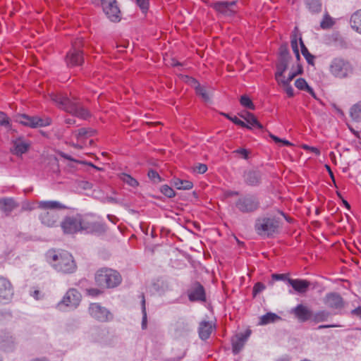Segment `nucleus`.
Masks as SVG:
<instances>
[{"label": "nucleus", "instance_id": "nucleus-26", "mask_svg": "<svg viewBox=\"0 0 361 361\" xmlns=\"http://www.w3.org/2000/svg\"><path fill=\"white\" fill-rule=\"evenodd\" d=\"M350 24L353 30L361 34V9L357 11L351 16Z\"/></svg>", "mask_w": 361, "mask_h": 361}, {"label": "nucleus", "instance_id": "nucleus-5", "mask_svg": "<svg viewBox=\"0 0 361 361\" xmlns=\"http://www.w3.org/2000/svg\"><path fill=\"white\" fill-rule=\"evenodd\" d=\"M95 283L101 288H112L118 286L122 281L121 274L116 270L102 268L94 276Z\"/></svg>", "mask_w": 361, "mask_h": 361}, {"label": "nucleus", "instance_id": "nucleus-14", "mask_svg": "<svg viewBox=\"0 0 361 361\" xmlns=\"http://www.w3.org/2000/svg\"><path fill=\"white\" fill-rule=\"evenodd\" d=\"M13 295V288L11 281L0 275V302H8Z\"/></svg>", "mask_w": 361, "mask_h": 361}, {"label": "nucleus", "instance_id": "nucleus-12", "mask_svg": "<svg viewBox=\"0 0 361 361\" xmlns=\"http://www.w3.org/2000/svg\"><path fill=\"white\" fill-rule=\"evenodd\" d=\"M88 311L92 317L101 322H106L113 319L112 314L99 303L90 304Z\"/></svg>", "mask_w": 361, "mask_h": 361}, {"label": "nucleus", "instance_id": "nucleus-33", "mask_svg": "<svg viewBox=\"0 0 361 361\" xmlns=\"http://www.w3.org/2000/svg\"><path fill=\"white\" fill-rule=\"evenodd\" d=\"M300 44L301 46V52L302 55L305 56V59L307 60L309 64L313 65L314 56L309 52L308 49L304 44L301 37L300 38Z\"/></svg>", "mask_w": 361, "mask_h": 361}, {"label": "nucleus", "instance_id": "nucleus-36", "mask_svg": "<svg viewBox=\"0 0 361 361\" xmlns=\"http://www.w3.org/2000/svg\"><path fill=\"white\" fill-rule=\"evenodd\" d=\"M329 316V312L326 311H320L314 314H312V319L316 322L325 321Z\"/></svg>", "mask_w": 361, "mask_h": 361}, {"label": "nucleus", "instance_id": "nucleus-27", "mask_svg": "<svg viewBox=\"0 0 361 361\" xmlns=\"http://www.w3.org/2000/svg\"><path fill=\"white\" fill-rule=\"evenodd\" d=\"M289 61L286 59H279L276 65V72L275 73V78L276 81H280L283 77L284 72L287 70Z\"/></svg>", "mask_w": 361, "mask_h": 361}, {"label": "nucleus", "instance_id": "nucleus-48", "mask_svg": "<svg viewBox=\"0 0 361 361\" xmlns=\"http://www.w3.org/2000/svg\"><path fill=\"white\" fill-rule=\"evenodd\" d=\"M291 47H292V49L294 52V54H295V56L298 59H300V53H299V49H298V41H297V38L296 37H294L292 39H291Z\"/></svg>", "mask_w": 361, "mask_h": 361}, {"label": "nucleus", "instance_id": "nucleus-19", "mask_svg": "<svg viewBox=\"0 0 361 361\" xmlns=\"http://www.w3.org/2000/svg\"><path fill=\"white\" fill-rule=\"evenodd\" d=\"M324 304L329 308L338 310L343 307V301L341 296L335 293H328L324 299Z\"/></svg>", "mask_w": 361, "mask_h": 361}, {"label": "nucleus", "instance_id": "nucleus-7", "mask_svg": "<svg viewBox=\"0 0 361 361\" xmlns=\"http://www.w3.org/2000/svg\"><path fill=\"white\" fill-rule=\"evenodd\" d=\"M353 70L351 63L342 58L334 59L329 66L330 73L338 78H345L350 76Z\"/></svg>", "mask_w": 361, "mask_h": 361}, {"label": "nucleus", "instance_id": "nucleus-24", "mask_svg": "<svg viewBox=\"0 0 361 361\" xmlns=\"http://www.w3.org/2000/svg\"><path fill=\"white\" fill-rule=\"evenodd\" d=\"M29 146V144L23 139L18 138L13 141L11 152L18 156L21 155L27 151Z\"/></svg>", "mask_w": 361, "mask_h": 361}, {"label": "nucleus", "instance_id": "nucleus-13", "mask_svg": "<svg viewBox=\"0 0 361 361\" xmlns=\"http://www.w3.org/2000/svg\"><path fill=\"white\" fill-rule=\"evenodd\" d=\"M16 121L19 123L30 128L47 126L51 123V120L48 118L42 119L37 116H30L26 114L18 115Z\"/></svg>", "mask_w": 361, "mask_h": 361}, {"label": "nucleus", "instance_id": "nucleus-23", "mask_svg": "<svg viewBox=\"0 0 361 361\" xmlns=\"http://www.w3.org/2000/svg\"><path fill=\"white\" fill-rule=\"evenodd\" d=\"M287 282L296 292L299 293H306L310 286V283L304 279H288Z\"/></svg>", "mask_w": 361, "mask_h": 361}, {"label": "nucleus", "instance_id": "nucleus-40", "mask_svg": "<svg viewBox=\"0 0 361 361\" xmlns=\"http://www.w3.org/2000/svg\"><path fill=\"white\" fill-rule=\"evenodd\" d=\"M195 92L196 94L201 96L204 101L209 100V95L204 87H202L200 85H197L195 88Z\"/></svg>", "mask_w": 361, "mask_h": 361}, {"label": "nucleus", "instance_id": "nucleus-16", "mask_svg": "<svg viewBox=\"0 0 361 361\" xmlns=\"http://www.w3.org/2000/svg\"><path fill=\"white\" fill-rule=\"evenodd\" d=\"M217 12L230 16L235 12V1H215L210 5Z\"/></svg>", "mask_w": 361, "mask_h": 361}, {"label": "nucleus", "instance_id": "nucleus-39", "mask_svg": "<svg viewBox=\"0 0 361 361\" xmlns=\"http://www.w3.org/2000/svg\"><path fill=\"white\" fill-rule=\"evenodd\" d=\"M277 82L283 87L284 91L286 92V93L287 94V95L289 97H293L294 90H293V88L290 86V83L287 82V81L286 82L277 81Z\"/></svg>", "mask_w": 361, "mask_h": 361}, {"label": "nucleus", "instance_id": "nucleus-47", "mask_svg": "<svg viewBox=\"0 0 361 361\" xmlns=\"http://www.w3.org/2000/svg\"><path fill=\"white\" fill-rule=\"evenodd\" d=\"M137 5L142 13H146L149 8V0H135Z\"/></svg>", "mask_w": 361, "mask_h": 361}, {"label": "nucleus", "instance_id": "nucleus-10", "mask_svg": "<svg viewBox=\"0 0 361 361\" xmlns=\"http://www.w3.org/2000/svg\"><path fill=\"white\" fill-rule=\"evenodd\" d=\"M94 4L100 3L107 18L112 22L119 21L121 19L120 10L116 0H92Z\"/></svg>", "mask_w": 361, "mask_h": 361}, {"label": "nucleus", "instance_id": "nucleus-41", "mask_svg": "<svg viewBox=\"0 0 361 361\" xmlns=\"http://www.w3.org/2000/svg\"><path fill=\"white\" fill-rule=\"evenodd\" d=\"M161 192L168 197H173L176 195L174 190L167 185H164L161 186Z\"/></svg>", "mask_w": 361, "mask_h": 361}, {"label": "nucleus", "instance_id": "nucleus-11", "mask_svg": "<svg viewBox=\"0 0 361 361\" xmlns=\"http://www.w3.org/2000/svg\"><path fill=\"white\" fill-rule=\"evenodd\" d=\"M94 130L89 128H80L73 133V137L77 140L76 143L73 142L72 146L75 148H83L87 145H92L93 140L90 139L94 135Z\"/></svg>", "mask_w": 361, "mask_h": 361}, {"label": "nucleus", "instance_id": "nucleus-52", "mask_svg": "<svg viewBox=\"0 0 361 361\" xmlns=\"http://www.w3.org/2000/svg\"><path fill=\"white\" fill-rule=\"evenodd\" d=\"M9 124V118L4 112L0 111V126H7Z\"/></svg>", "mask_w": 361, "mask_h": 361}, {"label": "nucleus", "instance_id": "nucleus-46", "mask_svg": "<svg viewBox=\"0 0 361 361\" xmlns=\"http://www.w3.org/2000/svg\"><path fill=\"white\" fill-rule=\"evenodd\" d=\"M279 54H280L279 59H286L287 61H289L290 55H289V52H288V50L286 46H281L280 47Z\"/></svg>", "mask_w": 361, "mask_h": 361}, {"label": "nucleus", "instance_id": "nucleus-22", "mask_svg": "<svg viewBox=\"0 0 361 361\" xmlns=\"http://www.w3.org/2000/svg\"><path fill=\"white\" fill-rule=\"evenodd\" d=\"M216 325L213 322L202 321L198 327L200 338H209L215 331Z\"/></svg>", "mask_w": 361, "mask_h": 361}, {"label": "nucleus", "instance_id": "nucleus-58", "mask_svg": "<svg viewBox=\"0 0 361 361\" xmlns=\"http://www.w3.org/2000/svg\"><path fill=\"white\" fill-rule=\"evenodd\" d=\"M351 314L353 315L358 317L361 319V306H359L357 308L351 311Z\"/></svg>", "mask_w": 361, "mask_h": 361}, {"label": "nucleus", "instance_id": "nucleus-34", "mask_svg": "<svg viewBox=\"0 0 361 361\" xmlns=\"http://www.w3.org/2000/svg\"><path fill=\"white\" fill-rule=\"evenodd\" d=\"M246 340H232V352L236 355L239 353L245 345Z\"/></svg>", "mask_w": 361, "mask_h": 361}, {"label": "nucleus", "instance_id": "nucleus-45", "mask_svg": "<svg viewBox=\"0 0 361 361\" xmlns=\"http://www.w3.org/2000/svg\"><path fill=\"white\" fill-rule=\"evenodd\" d=\"M147 176L154 183H159L161 181V177L159 173L153 169H150L148 171Z\"/></svg>", "mask_w": 361, "mask_h": 361}, {"label": "nucleus", "instance_id": "nucleus-25", "mask_svg": "<svg viewBox=\"0 0 361 361\" xmlns=\"http://www.w3.org/2000/svg\"><path fill=\"white\" fill-rule=\"evenodd\" d=\"M240 116L246 121L247 124L249 125L251 128H257L260 130L263 128V126L258 121L253 114L246 111L245 114H241Z\"/></svg>", "mask_w": 361, "mask_h": 361}, {"label": "nucleus", "instance_id": "nucleus-53", "mask_svg": "<svg viewBox=\"0 0 361 361\" xmlns=\"http://www.w3.org/2000/svg\"><path fill=\"white\" fill-rule=\"evenodd\" d=\"M234 152H235V153H237V154H240V155H242V156H243V157L244 159H245L248 158V154H249V152H248V151H247V149H245L240 148V149H236Z\"/></svg>", "mask_w": 361, "mask_h": 361}, {"label": "nucleus", "instance_id": "nucleus-55", "mask_svg": "<svg viewBox=\"0 0 361 361\" xmlns=\"http://www.w3.org/2000/svg\"><path fill=\"white\" fill-rule=\"evenodd\" d=\"M87 292L89 295L94 296V297L99 295L102 293L97 288H90V289L87 290Z\"/></svg>", "mask_w": 361, "mask_h": 361}, {"label": "nucleus", "instance_id": "nucleus-2", "mask_svg": "<svg viewBox=\"0 0 361 361\" xmlns=\"http://www.w3.org/2000/svg\"><path fill=\"white\" fill-rule=\"evenodd\" d=\"M50 97L59 108L68 113L83 119L90 116V112L81 106L75 97L71 99L61 93H52L50 94Z\"/></svg>", "mask_w": 361, "mask_h": 361}, {"label": "nucleus", "instance_id": "nucleus-32", "mask_svg": "<svg viewBox=\"0 0 361 361\" xmlns=\"http://www.w3.org/2000/svg\"><path fill=\"white\" fill-rule=\"evenodd\" d=\"M119 178L123 183L133 188H136L139 185L136 179L127 173H121Z\"/></svg>", "mask_w": 361, "mask_h": 361}, {"label": "nucleus", "instance_id": "nucleus-37", "mask_svg": "<svg viewBox=\"0 0 361 361\" xmlns=\"http://www.w3.org/2000/svg\"><path fill=\"white\" fill-rule=\"evenodd\" d=\"M334 23L332 18L328 14H326L320 23V27L324 30L329 29L334 25Z\"/></svg>", "mask_w": 361, "mask_h": 361}, {"label": "nucleus", "instance_id": "nucleus-43", "mask_svg": "<svg viewBox=\"0 0 361 361\" xmlns=\"http://www.w3.org/2000/svg\"><path fill=\"white\" fill-rule=\"evenodd\" d=\"M295 87L300 90H305L308 87V84L304 78H298L295 82Z\"/></svg>", "mask_w": 361, "mask_h": 361}, {"label": "nucleus", "instance_id": "nucleus-44", "mask_svg": "<svg viewBox=\"0 0 361 361\" xmlns=\"http://www.w3.org/2000/svg\"><path fill=\"white\" fill-rule=\"evenodd\" d=\"M182 78H183V79L184 80V81H185V82L188 83V84H189L191 87H192L195 90V88H196V87H197V85H200V84L199 83V82H198L196 79H195V78H192V77H189V76H188V75H182Z\"/></svg>", "mask_w": 361, "mask_h": 361}, {"label": "nucleus", "instance_id": "nucleus-54", "mask_svg": "<svg viewBox=\"0 0 361 361\" xmlns=\"http://www.w3.org/2000/svg\"><path fill=\"white\" fill-rule=\"evenodd\" d=\"M271 278L273 280H275V281H279V280H286L287 281V278H286V274H272L271 276Z\"/></svg>", "mask_w": 361, "mask_h": 361}, {"label": "nucleus", "instance_id": "nucleus-20", "mask_svg": "<svg viewBox=\"0 0 361 361\" xmlns=\"http://www.w3.org/2000/svg\"><path fill=\"white\" fill-rule=\"evenodd\" d=\"M19 204L12 197L0 198V210L6 216L18 207Z\"/></svg>", "mask_w": 361, "mask_h": 361}, {"label": "nucleus", "instance_id": "nucleus-18", "mask_svg": "<svg viewBox=\"0 0 361 361\" xmlns=\"http://www.w3.org/2000/svg\"><path fill=\"white\" fill-rule=\"evenodd\" d=\"M81 300L80 293L74 288L68 290L63 296L61 303L67 307H76Z\"/></svg>", "mask_w": 361, "mask_h": 361}, {"label": "nucleus", "instance_id": "nucleus-62", "mask_svg": "<svg viewBox=\"0 0 361 361\" xmlns=\"http://www.w3.org/2000/svg\"><path fill=\"white\" fill-rule=\"evenodd\" d=\"M239 192L238 191H227L226 195L227 197L234 196V195H238Z\"/></svg>", "mask_w": 361, "mask_h": 361}, {"label": "nucleus", "instance_id": "nucleus-21", "mask_svg": "<svg viewBox=\"0 0 361 361\" xmlns=\"http://www.w3.org/2000/svg\"><path fill=\"white\" fill-rule=\"evenodd\" d=\"M294 314L295 317L301 322H306L312 319V312L307 307L300 304L298 305L291 311Z\"/></svg>", "mask_w": 361, "mask_h": 361}, {"label": "nucleus", "instance_id": "nucleus-50", "mask_svg": "<svg viewBox=\"0 0 361 361\" xmlns=\"http://www.w3.org/2000/svg\"><path fill=\"white\" fill-rule=\"evenodd\" d=\"M269 136L276 143L281 142L285 146H290V145H292V144L288 140H282V139H281V138H279V137H278L276 135H272V134H270Z\"/></svg>", "mask_w": 361, "mask_h": 361}, {"label": "nucleus", "instance_id": "nucleus-30", "mask_svg": "<svg viewBox=\"0 0 361 361\" xmlns=\"http://www.w3.org/2000/svg\"><path fill=\"white\" fill-rule=\"evenodd\" d=\"M305 4L312 13H319L322 11L321 0H305Z\"/></svg>", "mask_w": 361, "mask_h": 361}, {"label": "nucleus", "instance_id": "nucleus-15", "mask_svg": "<svg viewBox=\"0 0 361 361\" xmlns=\"http://www.w3.org/2000/svg\"><path fill=\"white\" fill-rule=\"evenodd\" d=\"M188 296L191 302L206 301L205 290L202 285L199 282H195L191 284L190 288L188 290Z\"/></svg>", "mask_w": 361, "mask_h": 361}, {"label": "nucleus", "instance_id": "nucleus-28", "mask_svg": "<svg viewBox=\"0 0 361 361\" xmlns=\"http://www.w3.org/2000/svg\"><path fill=\"white\" fill-rule=\"evenodd\" d=\"M173 184L178 190H190L193 187V183L191 181L180 178H173Z\"/></svg>", "mask_w": 361, "mask_h": 361}, {"label": "nucleus", "instance_id": "nucleus-38", "mask_svg": "<svg viewBox=\"0 0 361 361\" xmlns=\"http://www.w3.org/2000/svg\"><path fill=\"white\" fill-rule=\"evenodd\" d=\"M142 329H145L147 326V312H146V306H145V295L142 294Z\"/></svg>", "mask_w": 361, "mask_h": 361}, {"label": "nucleus", "instance_id": "nucleus-49", "mask_svg": "<svg viewBox=\"0 0 361 361\" xmlns=\"http://www.w3.org/2000/svg\"><path fill=\"white\" fill-rule=\"evenodd\" d=\"M264 289H265V286L262 283L258 282V283H255V285L253 287V290H252L253 295L255 296L258 293H259L260 292L264 290Z\"/></svg>", "mask_w": 361, "mask_h": 361}, {"label": "nucleus", "instance_id": "nucleus-4", "mask_svg": "<svg viewBox=\"0 0 361 361\" xmlns=\"http://www.w3.org/2000/svg\"><path fill=\"white\" fill-rule=\"evenodd\" d=\"M48 257L51 260L52 266L59 272L69 274L74 272L76 269V264L73 256L66 251L58 253L49 252Z\"/></svg>", "mask_w": 361, "mask_h": 361}, {"label": "nucleus", "instance_id": "nucleus-17", "mask_svg": "<svg viewBox=\"0 0 361 361\" xmlns=\"http://www.w3.org/2000/svg\"><path fill=\"white\" fill-rule=\"evenodd\" d=\"M262 173L255 169L245 171L243 173V180L246 185L250 186H257L262 180Z\"/></svg>", "mask_w": 361, "mask_h": 361}, {"label": "nucleus", "instance_id": "nucleus-60", "mask_svg": "<svg viewBox=\"0 0 361 361\" xmlns=\"http://www.w3.org/2000/svg\"><path fill=\"white\" fill-rule=\"evenodd\" d=\"M237 125L239 126H241L243 128H247L251 129V127L249 125H247V123H245L244 121H241L240 119L238 121V123H237Z\"/></svg>", "mask_w": 361, "mask_h": 361}, {"label": "nucleus", "instance_id": "nucleus-31", "mask_svg": "<svg viewBox=\"0 0 361 361\" xmlns=\"http://www.w3.org/2000/svg\"><path fill=\"white\" fill-rule=\"evenodd\" d=\"M280 319H281L280 317L278 316L277 314L272 313V312H269L260 317L259 324H261V325L268 324L270 323H273Z\"/></svg>", "mask_w": 361, "mask_h": 361}, {"label": "nucleus", "instance_id": "nucleus-63", "mask_svg": "<svg viewBox=\"0 0 361 361\" xmlns=\"http://www.w3.org/2000/svg\"><path fill=\"white\" fill-rule=\"evenodd\" d=\"M275 361H290V358L288 356H283L280 358H278Z\"/></svg>", "mask_w": 361, "mask_h": 361}, {"label": "nucleus", "instance_id": "nucleus-42", "mask_svg": "<svg viewBox=\"0 0 361 361\" xmlns=\"http://www.w3.org/2000/svg\"><path fill=\"white\" fill-rule=\"evenodd\" d=\"M302 73V67H300V70L297 71L295 72H291L289 73V75L287 78H285V77L283 75V77L280 79V81H283L290 83V81L298 74H301Z\"/></svg>", "mask_w": 361, "mask_h": 361}, {"label": "nucleus", "instance_id": "nucleus-56", "mask_svg": "<svg viewBox=\"0 0 361 361\" xmlns=\"http://www.w3.org/2000/svg\"><path fill=\"white\" fill-rule=\"evenodd\" d=\"M31 295L36 300L42 299L44 297V294H42L39 290H35L32 292Z\"/></svg>", "mask_w": 361, "mask_h": 361}, {"label": "nucleus", "instance_id": "nucleus-64", "mask_svg": "<svg viewBox=\"0 0 361 361\" xmlns=\"http://www.w3.org/2000/svg\"><path fill=\"white\" fill-rule=\"evenodd\" d=\"M31 361H48L46 358H35L32 360Z\"/></svg>", "mask_w": 361, "mask_h": 361}, {"label": "nucleus", "instance_id": "nucleus-51", "mask_svg": "<svg viewBox=\"0 0 361 361\" xmlns=\"http://www.w3.org/2000/svg\"><path fill=\"white\" fill-rule=\"evenodd\" d=\"M207 170V166L204 164H199L194 168V171L198 173H204Z\"/></svg>", "mask_w": 361, "mask_h": 361}, {"label": "nucleus", "instance_id": "nucleus-35", "mask_svg": "<svg viewBox=\"0 0 361 361\" xmlns=\"http://www.w3.org/2000/svg\"><path fill=\"white\" fill-rule=\"evenodd\" d=\"M240 102L243 106H244L247 109H249L251 110H254L255 109V106L253 102H252L250 98L249 97H247V95L241 96V97L240 99Z\"/></svg>", "mask_w": 361, "mask_h": 361}, {"label": "nucleus", "instance_id": "nucleus-1", "mask_svg": "<svg viewBox=\"0 0 361 361\" xmlns=\"http://www.w3.org/2000/svg\"><path fill=\"white\" fill-rule=\"evenodd\" d=\"M65 234H75L85 231L90 233H102L106 231L105 225L92 215L75 214L66 216L61 222Z\"/></svg>", "mask_w": 361, "mask_h": 361}, {"label": "nucleus", "instance_id": "nucleus-3", "mask_svg": "<svg viewBox=\"0 0 361 361\" xmlns=\"http://www.w3.org/2000/svg\"><path fill=\"white\" fill-rule=\"evenodd\" d=\"M37 208L43 210L39 214V218L41 223L47 227L56 226L58 224L59 216L54 210L64 209L65 205L55 200L39 201L37 202Z\"/></svg>", "mask_w": 361, "mask_h": 361}, {"label": "nucleus", "instance_id": "nucleus-9", "mask_svg": "<svg viewBox=\"0 0 361 361\" xmlns=\"http://www.w3.org/2000/svg\"><path fill=\"white\" fill-rule=\"evenodd\" d=\"M82 41L76 39L72 44L71 49L67 53L66 61L68 66H80L83 62V53L81 50Z\"/></svg>", "mask_w": 361, "mask_h": 361}, {"label": "nucleus", "instance_id": "nucleus-6", "mask_svg": "<svg viewBox=\"0 0 361 361\" xmlns=\"http://www.w3.org/2000/svg\"><path fill=\"white\" fill-rule=\"evenodd\" d=\"M279 221L275 217H260L255 224L257 233L262 237H271L278 233Z\"/></svg>", "mask_w": 361, "mask_h": 361}, {"label": "nucleus", "instance_id": "nucleus-29", "mask_svg": "<svg viewBox=\"0 0 361 361\" xmlns=\"http://www.w3.org/2000/svg\"><path fill=\"white\" fill-rule=\"evenodd\" d=\"M350 115L353 121L356 122L361 121V101L350 108Z\"/></svg>", "mask_w": 361, "mask_h": 361}, {"label": "nucleus", "instance_id": "nucleus-57", "mask_svg": "<svg viewBox=\"0 0 361 361\" xmlns=\"http://www.w3.org/2000/svg\"><path fill=\"white\" fill-rule=\"evenodd\" d=\"M184 355H185V352L183 351L176 357H170V358L166 359L165 361H179L184 357Z\"/></svg>", "mask_w": 361, "mask_h": 361}, {"label": "nucleus", "instance_id": "nucleus-61", "mask_svg": "<svg viewBox=\"0 0 361 361\" xmlns=\"http://www.w3.org/2000/svg\"><path fill=\"white\" fill-rule=\"evenodd\" d=\"M309 151L314 153L317 155H319L320 154L319 149L318 148L315 147H311V148H310Z\"/></svg>", "mask_w": 361, "mask_h": 361}, {"label": "nucleus", "instance_id": "nucleus-59", "mask_svg": "<svg viewBox=\"0 0 361 361\" xmlns=\"http://www.w3.org/2000/svg\"><path fill=\"white\" fill-rule=\"evenodd\" d=\"M326 168L327 171H329V174L331 176V178L332 179V180L334 183V184L336 185V181H335L334 176L333 172L331 170L330 166H328V165H326Z\"/></svg>", "mask_w": 361, "mask_h": 361}, {"label": "nucleus", "instance_id": "nucleus-8", "mask_svg": "<svg viewBox=\"0 0 361 361\" xmlns=\"http://www.w3.org/2000/svg\"><path fill=\"white\" fill-rule=\"evenodd\" d=\"M260 206L259 198L252 194L240 197L235 202V209L243 214H250L256 212Z\"/></svg>", "mask_w": 361, "mask_h": 361}]
</instances>
